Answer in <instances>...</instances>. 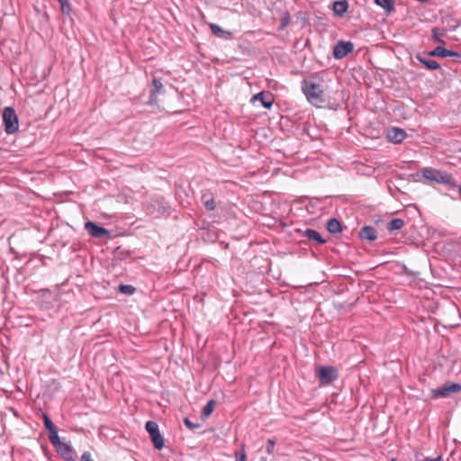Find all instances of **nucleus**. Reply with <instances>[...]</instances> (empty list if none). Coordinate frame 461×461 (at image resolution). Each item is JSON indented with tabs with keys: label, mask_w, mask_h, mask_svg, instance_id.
<instances>
[{
	"label": "nucleus",
	"mask_w": 461,
	"mask_h": 461,
	"mask_svg": "<svg viewBox=\"0 0 461 461\" xmlns=\"http://www.w3.org/2000/svg\"><path fill=\"white\" fill-rule=\"evenodd\" d=\"M302 91L307 100L313 105L321 107L325 103L324 91L321 85L312 80L303 79L302 81Z\"/></svg>",
	"instance_id": "1"
},
{
	"label": "nucleus",
	"mask_w": 461,
	"mask_h": 461,
	"mask_svg": "<svg viewBox=\"0 0 461 461\" xmlns=\"http://www.w3.org/2000/svg\"><path fill=\"white\" fill-rule=\"evenodd\" d=\"M422 176L431 183L442 184L449 189H455L457 184L451 174L435 169L432 167H424L421 171Z\"/></svg>",
	"instance_id": "2"
},
{
	"label": "nucleus",
	"mask_w": 461,
	"mask_h": 461,
	"mask_svg": "<svg viewBox=\"0 0 461 461\" xmlns=\"http://www.w3.org/2000/svg\"><path fill=\"white\" fill-rule=\"evenodd\" d=\"M3 122L7 134H14L19 130V121L13 107H5L3 111Z\"/></svg>",
	"instance_id": "3"
},
{
	"label": "nucleus",
	"mask_w": 461,
	"mask_h": 461,
	"mask_svg": "<svg viewBox=\"0 0 461 461\" xmlns=\"http://www.w3.org/2000/svg\"><path fill=\"white\" fill-rule=\"evenodd\" d=\"M145 429L149 434L154 447L158 450H161L164 447V438L160 434L158 423L153 420H149L146 422Z\"/></svg>",
	"instance_id": "4"
},
{
	"label": "nucleus",
	"mask_w": 461,
	"mask_h": 461,
	"mask_svg": "<svg viewBox=\"0 0 461 461\" xmlns=\"http://www.w3.org/2000/svg\"><path fill=\"white\" fill-rule=\"evenodd\" d=\"M339 376L338 370L330 366H322L318 369V378L322 384H330Z\"/></svg>",
	"instance_id": "5"
},
{
	"label": "nucleus",
	"mask_w": 461,
	"mask_h": 461,
	"mask_svg": "<svg viewBox=\"0 0 461 461\" xmlns=\"http://www.w3.org/2000/svg\"><path fill=\"white\" fill-rule=\"evenodd\" d=\"M353 49L354 45L351 41H339L333 48V57L336 59H341L352 52Z\"/></svg>",
	"instance_id": "6"
},
{
	"label": "nucleus",
	"mask_w": 461,
	"mask_h": 461,
	"mask_svg": "<svg viewBox=\"0 0 461 461\" xmlns=\"http://www.w3.org/2000/svg\"><path fill=\"white\" fill-rule=\"evenodd\" d=\"M85 229L94 238L103 239L110 236V231L107 229L97 225L94 221H86Z\"/></svg>",
	"instance_id": "7"
},
{
	"label": "nucleus",
	"mask_w": 461,
	"mask_h": 461,
	"mask_svg": "<svg viewBox=\"0 0 461 461\" xmlns=\"http://www.w3.org/2000/svg\"><path fill=\"white\" fill-rule=\"evenodd\" d=\"M52 445L66 461H76V453L70 445L61 442L59 438V442Z\"/></svg>",
	"instance_id": "8"
},
{
	"label": "nucleus",
	"mask_w": 461,
	"mask_h": 461,
	"mask_svg": "<svg viewBox=\"0 0 461 461\" xmlns=\"http://www.w3.org/2000/svg\"><path fill=\"white\" fill-rule=\"evenodd\" d=\"M256 101L260 102L264 108L269 109L273 105L274 95L269 91H262L260 93L254 95L251 97V103H255Z\"/></svg>",
	"instance_id": "9"
},
{
	"label": "nucleus",
	"mask_w": 461,
	"mask_h": 461,
	"mask_svg": "<svg viewBox=\"0 0 461 461\" xmlns=\"http://www.w3.org/2000/svg\"><path fill=\"white\" fill-rule=\"evenodd\" d=\"M461 391V384L457 383H447L443 386L434 390V395L437 397H446L452 393Z\"/></svg>",
	"instance_id": "10"
},
{
	"label": "nucleus",
	"mask_w": 461,
	"mask_h": 461,
	"mask_svg": "<svg viewBox=\"0 0 461 461\" xmlns=\"http://www.w3.org/2000/svg\"><path fill=\"white\" fill-rule=\"evenodd\" d=\"M42 418L44 421V426L46 429L49 431V439L51 444H57L59 442V434L58 429L51 421L50 418L47 413H42Z\"/></svg>",
	"instance_id": "11"
},
{
	"label": "nucleus",
	"mask_w": 461,
	"mask_h": 461,
	"mask_svg": "<svg viewBox=\"0 0 461 461\" xmlns=\"http://www.w3.org/2000/svg\"><path fill=\"white\" fill-rule=\"evenodd\" d=\"M407 137L404 130L400 128H392L388 130L387 138L393 143H401Z\"/></svg>",
	"instance_id": "12"
},
{
	"label": "nucleus",
	"mask_w": 461,
	"mask_h": 461,
	"mask_svg": "<svg viewBox=\"0 0 461 461\" xmlns=\"http://www.w3.org/2000/svg\"><path fill=\"white\" fill-rule=\"evenodd\" d=\"M152 86L153 89L149 93V104H155L157 102L158 94H161L163 91V84L156 77L152 79Z\"/></svg>",
	"instance_id": "13"
},
{
	"label": "nucleus",
	"mask_w": 461,
	"mask_h": 461,
	"mask_svg": "<svg viewBox=\"0 0 461 461\" xmlns=\"http://www.w3.org/2000/svg\"><path fill=\"white\" fill-rule=\"evenodd\" d=\"M359 237L362 240L374 241L377 237L376 230L372 226H364L359 230Z\"/></svg>",
	"instance_id": "14"
},
{
	"label": "nucleus",
	"mask_w": 461,
	"mask_h": 461,
	"mask_svg": "<svg viewBox=\"0 0 461 461\" xmlns=\"http://www.w3.org/2000/svg\"><path fill=\"white\" fill-rule=\"evenodd\" d=\"M348 3L347 0L335 1L332 5V11L335 15L342 17L348 11Z\"/></svg>",
	"instance_id": "15"
},
{
	"label": "nucleus",
	"mask_w": 461,
	"mask_h": 461,
	"mask_svg": "<svg viewBox=\"0 0 461 461\" xmlns=\"http://www.w3.org/2000/svg\"><path fill=\"white\" fill-rule=\"evenodd\" d=\"M303 237L308 240L315 241L317 244H324L327 241L317 230L312 229H307L303 233Z\"/></svg>",
	"instance_id": "16"
},
{
	"label": "nucleus",
	"mask_w": 461,
	"mask_h": 461,
	"mask_svg": "<svg viewBox=\"0 0 461 461\" xmlns=\"http://www.w3.org/2000/svg\"><path fill=\"white\" fill-rule=\"evenodd\" d=\"M416 59L428 69L435 70L440 68V65L434 59L426 58L422 55H417Z\"/></svg>",
	"instance_id": "17"
},
{
	"label": "nucleus",
	"mask_w": 461,
	"mask_h": 461,
	"mask_svg": "<svg viewBox=\"0 0 461 461\" xmlns=\"http://www.w3.org/2000/svg\"><path fill=\"white\" fill-rule=\"evenodd\" d=\"M447 33L446 29L434 27L431 30V37L434 41H437L441 44H445V41L442 39Z\"/></svg>",
	"instance_id": "18"
},
{
	"label": "nucleus",
	"mask_w": 461,
	"mask_h": 461,
	"mask_svg": "<svg viewBox=\"0 0 461 461\" xmlns=\"http://www.w3.org/2000/svg\"><path fill=\"white\" fill-rule=\"evenodd\" d=\"M327 230L332 234L339 233L342 230L341 223L337 219H330L327 222Z\"/></svg>",
	"instance_id": "19"
},
{
	"label": "nucleus",
	"mask_w": 461,
	"mask_h": 461,
	"mask_svg": "<svg viewBox=\"0 0 461 461\" xmlns=\"http://www.w3.org/2000/svg\"><path fill=\"white\" fill-rule=\"evenodd\" d=\"M404 226V221L400 218H394L387 223V230L390 232L401 230Z\"/></svg>",
	"instance_id": "20"
},
{
	"label": "nucleus",
	"mask_w": 461,
	"mask_h": 461,
	"mask_svg": "<svg viewBox=\"0 0 461 461\" xmlns=\"http://www.w3.org/2000/svg\"><path fill=\"white\" fill-rule=\"evenodd\" d=\"M375 2L377 5L384 8L387 14L394 10V0H375Z\"/></svg>",
	"instance_id": "21"
},
{
	"label": "nucleus",
	"mask_w": 461,
	"mask_h": 461,
	"mask_svg": "<svg viewBox=\"0 0 461 461\" xmlns=\"http://www.w3.org/2000/svg\"><path fill=\"white\" fill-rule=\"evenodd\" d=\"M215 404L216 402L214 400L208 401L206 405L203 409V416H204L205 418L209 417L213 411Z\"/></svg>",
	"instance_id": "22"
},
{
	"label": "nucleus",
	"mask_w": 461,
	"mask_h": 461,
	"mask_svg": "<svg viewBox=\"0 0 461 461\" xmlns=\"http://www.w3.org/2000/svg\"><path fill=\"white\" fill-rule=\"evenodd\" d=\"M447 49L442 46L436 47L433 50L428 53L429 56L446 58Z\"/></svg>",
	"instance_id": "23"
},
{
	"label": "nucleus",
	"mask_w": 461,
	"mask_h": 461,
	"mask_svg": "<svg viewBox=\"0 0 461 461\" xmlns=\"http://www.w3.org/2000/svg\"><path fill=\"white\" fill-rule=\"evenodd\" d=\"M202 199H203L204 206L206 207L207 210H209V211L214 210V208H215V202H214V199L212 197H208L207 194H203L202 196Z\"/></svg>",
	"instance_id": "24"
},
{
	"label": "nucleus",
	"mask_w": 461,
	"mask_h": 461,
	"mask_svg": "<svg viewBox=\"0 0 461 461\" xmlns=\"http://www.w3.org/2000/svg\"><path fill=\"white\" fill-rule=\"evenodd\" d=\"M135 287H133L132 285H121L119 286V291L123 294H127V295H131L134 294L135 292Z\"/></svg>",
	"instance_id": "25"
},
{
	"label": "nucleus",
	"mask_w": 461,
	"mask_h": 461,
	"mask_svg": "<svg viewBox=\"0 0 461 461\" xmlns=\"http://www.w3.org/2000/svg\"><path fill=\"white\" fill-rule=\"evenodd\" d=\"M276 445V439L275 438H268L267 442L266 450L267 454L272 455L274 452V447Z\"/></svg>",
	"instance_id": "26"
},
{
	"label": "nucleus",
	"mask_w": 461,
	"mask_h": 461,
	"mask_svg": "<svg viewBox=\"0 0 461 461\" xmlns=\"http://www.w3.org/2000/svg\"><path fill=\"white\" fill-rule=\"evenodd\" d=\"M184 423L190 429L200 428V424L192 422L188 418L184 419Z\"/></svg>",
	"instance_id": "27"
},
{
	"label": "nucleus",
	"mask_w": 461,
	"mask_h": 461,
	"mask_svg": "<svg viewBox=\"0 0 461 461\" xmlns=\"http://www.w3.org/2000/svg\"><path fill=\"white\" fill-rule=\"evenodd\" d=\"M60 6H61V11H62L63 14H69V13L71 11V8H70V5L68 3V0L64 2L63 4H60Z\"/></svg>",
	"instance_id": "28"
},
{
	"label": "nucleus",
	"mask_w": 461,
	"mask_h": 461,
	"mask_svg": "<svg viewBox=\"0 0 461 461\" xmlns=\"http://www.w3.org/2000/svg\"><path fill=\"white\" fill-rule=\"evenodd\" d=\"M210 28H211L212 32L215 35L220 36L221 33L222 32V29L217 24L212 23L210 25Z\"/></svg>",
	"instance_id": "29"
},
{
	"label": "nucleus",
	"mask_w": 461,
	"mask_h": 461,
	"mask_svg": "<svg viewBox=\"0 0 461 461\" xmlns=\"http://www.w3.org/2000/svg\"><path fill=\"white\" fill-rule=\"evenodd\" d=\"M236 460L235 461H246V453L244 450L240 452H236L235 454Z\"/></svg>",
	"instance_id": "30"
},
{
	"label": "nucleus",
	"mask_w": 461,
	"mask_h": 461,
	"mask_svg": "<svg viewBox=\"0 0 461 461\" xmlns=\"http://www.w3.org/2000/svg\"><path fill=\"white\" fill-rule=\"evenodd\" d=\"M81 461H94L91 457L90 452H84L83 455L81 456Z\"/></svg>",
	"instance_id": "31"
},
{
	"label": "nucleus",
	"mask_w": 461,
	"mask_h": 461,
	"mask_svg": "<svg viewBox=\"0 0 461 461\" xmlns=\"http://www.w3.org/2000/svg\"><path fill=\"white\" fill-rule=\"evenodd\" d=\"M447 57H456V58H460V54H459V53H457V52H456V51L447 50L446 58H447Z\"/></svg>",
	"instance_id": "32"
},
{
	"label": "nucleus",
	"mask_w": 461,
	"mask_h": 461,
	"mask_svg": "<svg viewBox=\"0 0 461 461\" xmlns=\"http://www.w3.org/2000/svg\"><path fill=\"white\" fill-rule=\"evenodd\" d=\"M423 461H443V459L441 456H438L436 458L425 457Z\"/></svg>",
	"instance_id": "33"
},
{
	"label": "nucleus",
	"mask_w": 461,
	"mask_h": 461,
	"mask_svg": "<svg viewBox=\"0 0 461 461\" xmlns=\"http://www.w3.org/2000/svg\"><path fill=\"white\" fill-rule=\"evenodd\" d=\"M455 188L457 189V191H458V197L461 200V185H457V186H456Z\"/></svg>",
	"instance_id": "34"
},
{
	"label": "nucleus",
	"mask_w": 461,
	"mask_h": 461,
	"mask_svg": "<svg viewBox=\"0 0 461 461\" xmlns=\"http://www.w3.org/2000/svg\"><path fill=\"white\" fill-rule=\"evenodd\" d=\"M391 461H396V459L395 458H392Z\"/></svg>",
	"instance_id": "35"
}]
</instances>
